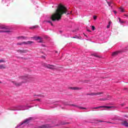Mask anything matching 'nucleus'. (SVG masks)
I'll return each mask as SVG.
<instances>
[{
  "mask_svg": "<svg viewBox=\"0 0 128 128\" xmlns=\"http://www.w3.org/2000/svg\"><path fill=\"white\" fill-rule=\"evenodd\" d=\"M72 14V11L68 12L66 8L62 5V4H60L58 5L56 12L54 13L50 17V20H51L52 22L60 20H62V14Z\"/></svg>",
  "mask_w": 128,
  "mask_h": 128,
  "instance_id": "obj_1",
  "label": "nucleus"
},
{
  "mask_svg": "<svg viewBox=\"0 0 128 128\" xmlns=\"http://www.w3.org/2000/svg\"><path fill=\"white\" fill-rule=\"evenodd\" d=\"M32 117L26 118L21 123L20 126H22V124L26 126L28 124H30V122H32Z\"/></svg>",
  "mask_w": 128,
  "mask_h": 128,
  "instance_id": "obj_2",
  "label": "nucleus"
},
{
  "mask_svg": "<svg viewBox=\"0 0 128 128\" xmlns=\"http://www.w3.org/2000/svg\"><path fill=\"white\" fill-rule=\"evenodd\" d=\"M42 64L44 66L47 68H49V70H56V66L54 65L47 64L46 63H44Z\"/></svg>",
  "mask_w": 128,
  "mask_h": 128,
  "instance_id": "obj_3",
  "label": "nucleus"
},
{
  "mask_svg": "<svg viewBox=\"0 0 128 128\" xmlns=\"http://www.w3.org/2000/svg\"><path fill=\"white\" fill-rule=\"evenodd\" d=\"M0 30H10V28L8 26L2 25L0 24Z\"/></svg>",
  "mask_w": 128,
  "mask_h": 128,
  "instance_id": "obj_4",
  "label": "nucleus"
},
{
  "mask_svg": "<svg viewBox=\"0 0 128 128\" xmlns=\"http://www.w3.org/2000/svg\"><path fill=\"white\" fill-rule=\"evenodd\" d=\"M52 126L50 124H46L45 125H42L41 126H40L38 128H51Z\"/></svg>",
  "mask_w": 128,
  "mask_h": 128,
  "instance_id": "obj_5",
  "label": "nucleus"
},
{
  "mask_svg": "<svg viewBox=\"0 0 128 128\" xmlns=\"http://www.w3.org/2000/svg\"><path fill=\"white\" fill-rule=\"evenodd\" d=\"M16 52H20V54H26V52H28V50H17Z\"/></svg>",
  "mask_w": 128,
  "mask_h": 128,
  "instance_id": "obj_6",
  "label": "nucleus"
},
{
  "mask_svg": "<svg viewBox=\"0 0 128 128\" xmlns=\"http://www.w3.org/2000/svg\"><path fill=\"white\" fill-rule=\"evenodd\" d=\"M102 92H92L90 94V95L92 96H100V94H102Z\"/></svg>",
  "mask_w": 128,
  "mask_h": 128,
  "instance_id": "obj_7",
  "label": "nucleus"
},
{
  "mask_svg": "<svg viewBox=\"0 0 128 128\" xmlns=\"http://www.w3.org/2000/svg\"><path fill=\"white\" fill-rule=\"evenodd\" d=\"M120 52V51H116L112 53V56H116Z\"/></svg>",
  "mask_w": 128,
  "mask_h": 128,
  "instance_id": "obj_8",
  "label": "nucleus"
},
{
  "mask_svg": "<svg viewBox=\"0 0 128 128\" xmlns=\"http://www.w3.org/2000/svg\"><path fill=\"white\" fill-rule=\"evenodd\" d=\"M121 124H122V126H124L128 127V122L124 120V121L122 122Z\"/></svg>",
  "mask_w": 128,
  "mask_h": 128,
  "instance_id": "obj_9",
  "label": "nucleus"
},
{
  "mask_svg": "<svg viewBox=\"0 0 128 128\" xmlns=\"http://www.w3.org/2000/svg\"><path fill=\"white\" fill-rule=\"evenodd\" d=\"M72 106H76V108H80V110H88V108H86L82 106H78L76 105L72 104Z\"/></svg>",
  "mask_w": 128,
  "mask_h": 128,
  "instance_id": "obj_10",
  "label": "nucleus"
},
{
  "mask_svg": "<svg viewBox=\"0 0 128 128\" xmlns=\"http://www.w3.org/2000/svg\"><path fill=\"white\" fill-rule=\"evenodd\" d=\"M12 82H13V84H15V86H20L22 84V82L18 83V82H14V81H12Z\"/></svg>",
  "mask_w": 128,
  "mask_h": 128,
  "instance_id": "obj_11",
  "label": "nucleus"
},
{
  "mask_svg": "<svg viewBox=\"0 0 128 128\" xmlns=\"http://www.w3.org/2000/svg\"><path fill=\"white\" fill-rule=\"evenodd\" d=\"M70 88L71 90H82V88H80L78 87H70Z\"/></svg>",
  "mask_w": 128,
  "mask_h": 128,
  "instance_id": "obj_12",
  "label": "nucleus"
},
{
  "mask_svg": "<svg viewBox=\"0 0 128 128\" xmlns=\"http://www.w3.org/2000/svg\"><path fill=\"white\" fill-rule=\"evenodd\" d=\"M6 65L4 64H2L0 65V70H4L6 68Z\"/></svg>",
  "mask_w": 128,
  "mask_h": 128,
  "instance_id": "obj_13",
  "label": "nucleus"
},
{
  "mask_svg": "<svg viewBox=\"0 0 128 128\" xmlns=\"http://www.w3.org/2000/svg\"><path fill=\"white\" fill-rule=\"evenodd\" d=\"M34 44V42H32V41H28L27 42H25L24 44Z\"/></svg>",
  "mask_w": 128,
  "mask_h": 128,
  "instance_id": "obj_14",
  "label": "nucleus"
},
{
  "mask_svg": "<svg viewBox=\"0 0 128 128\" xmlns=\"http://www.w3.org/2000/svg\"><path fill=\"white\" fill-rule=\"evenodd\" d=\"M1 32H8V34H10V31L8 30H0V34Z\"/></svg>",
  "mask_w": 128,
  "mask_h": 128,
  "instance_id": "obj_15",
  "label": "nucleus"
},
{
  "mask_svg": "<svg viewBox=\"0 0 128 128\" xmlns=\"http://www.w3.org/2000/svg\"><path fill=\"white\" fill-rule=\"evenodd\" d=\"M102 108H114V106H102Z\"/></svg>",
  "mask_w": 128,
  "mask_h": 128,
  "instance_id": "obj_16",
  "label": "nucleus"
},
{
  "mask_svg": "<svg viewBox=\"0 0 128 128\" xmlns=\"http://www.w3.org/2000/svg\"><path fill=\"white\" fill-rule=\"evenodd\" d=\"M26 44V42H19L17 43V46H22V44Z\"/></svg>",
  "mask_w": 128,
  "mask_h": 128,
  "instance_id": "obj_17",
  "label": "nucleus"
},
{
  "mask_svg": "<svg viewBox=\"0 0 128 128\" xmlns=\"http://www.w3.org/2000/svg\"><path fill=\"white\" fill-rule=\"evenodd\" d=\"M102 108V106H100L98 107L92 108V110H98V108Z\"/></svg>",
  "mask_w": 128,
  "mask_h": 128,
  "instance_id": "obj_18",
  "label": "nucleus"
},
{
  "mask_svg": "<svg viewBox=\"0 0 128 128\" xmlns=\"http://www.w3.org/2000/svg\"><path fill=\"white\" fill-rule=\"evenodd\" d=\"M18 38H22L23 40H26V37H24V36H22L18 37Z\"/></svg>",
  "mask_w": 128,
  "mask_h": 128,
  "instance_id": "obj_19",
  "label": "nucleus"
},
{
  "mask_svg": "<svg viewBox=\"0 0 128 128\" xmlns=\"http://www.w3.org/2000/svg\"><path fill=\"white\" fill-rule=\"evenodd\" d=\"M36 28H38V26L36 25V26H32V27L30 28H31L32 30V29Z\"/></svg>",
  "mask_w": 128,
  "mask_h": 128,
  "instance_id": "obj_20",
  "label": "nucleus"
},
{
  "mask_svg": "<svg viewBox=\"0 0 128 128\" xmlns=\"http://www.w3.org/2000/svg\"><path fill=\"white\" fill-rule=\"evenodd\" d=\"M119 10H120V12H124V8H119Z\"/></svg>",
  "mask_w": 128,
  "mask_h": 128,
  "instance_id": "obj_21",
  "label": "nucleus"
},
{
  "mask_svg": "<svg viewBox=\"0 0 128 128\" xmlns=\"http://www.w3.org/2000/svg\"><path fill=\"white\" fill-rule=\"evenodd\" d=\"M118 20H119V22H120V24H124V22L122 20H120V18H118Z\"/></svg>",
  "mask_w": 128,
  "mask_h": 128,
  "instance_id": "obj_22",
  "label": "nucleus"
},
{
  "mask_svg": "<svg viewBox=\"0 0 128 128\" xmlns=\"http://www.w3.org/2000/svg\"><path fill=\"white\" fill-rule=\"evenodd\" d=\"M47 22H48L49 24H51V26H54V24H52V21H50V20H47L46 21Z\"/></svg>",
  "mask_w": 128,
  "mask_h": 128,
  "instance_id": "obj_23",
  "label": "nucleus"
},
{
  "mask_svg": "<svg viewBox=\"0 0 128 128\" xmlns=\"http://www.w3.org/2000/svg\"><path fill=\"white\" fill-rule=\"evenodd\" d=\"M2 62H6V61L2 59L0 60V64Z\"/></svg>",
  "mask_w": 128,
  "mask_h": 128,
  "instance_id": "obj_24",
  "label": "nucleus"
},
{
  "mask_svg": "<svg viewBox=\"0 0 128 128\" xmlns=\"http://www.w3.org/2000/svg\"><path fill=\"white\" fill-rule=\"evenodd\" d=\"M92 30H94L96 27H94V26H92Z\"/></svg>",
  "mask_w": 128,
  "mask_h": 128,
  "instance_id": "obj_25",
  "label": "nucleus"
},
{
  "mask_svg": "<svg viewBox=\"0 0 128 128\" xmlns=\"http://www.w3.org/2000/svg\"><path fill=\"white\" fill-rule=\"evenodd\" d=\"M93 56H95V58H100V56L96 54H93Z\"/></svg>",
  "mask_w": 128,
  "mask_h": 128,
  "instance_id": "obj_26",
  "label": "nucleus"
},
{
  "mask_svg": "<svg viewBox=\"0 0 128 128\" xmlns=\"http://www.w3.org/2000/svg\"><path fill=\"white\" fill-rule=\"evenodd\" d=\"M24 78H24L25 80H28V76H25Z\"/></svg>",
  "mask_w": 128,
  "mask_h": 128,
  "instance_id": "obj_27",
  "label": "nucleus"
},
{
  "mask_svg": "<svg viewBox=\"0 0 128 128\" xmlns=\"http://www.w3.org/2000/svg\"><path fill=\"white\" fill-rule=\"evenodd\" d=\"M93 18H94V20H96V18H97V16H94Z\"/></svg>",
  "mask_w": 128,
  "mask_h": 128,
  "instance_id": "obj_28",
  "label": "nucleus"
},
{
  "mask_svg": "<svg viewBox=\"0 0 128 128\" xmlns=\"http://www.w3.org/2000/svg\"><path fill=\"white\" fill-rule=\"evenodd\" d=\"M97 122H104L103 120H97Z\"/></svg>",
  "mask_w": 128,
  "mask_h": 128,
  "instance_id": "obj_29",
  "label": "nucleus"
},
{
  "mask_svg": "<svg viewBox=\"0 0 128 128\" xmlns=\"http://www.w3.org/2000/svg\"><path fill=\"white\" fill-rule=\"evenodd\" d=\"M110 24H108L107 26V28H110Z\"/></svg>",
  "mask_w": 128,
  "mask_h": 128,
  "instance_id": "obj_30",
  "label": "nucleus"
},
{
  "mask_svg": "<svg viewBox=\"0 0 128 128\" xmlns=\"http://www.w3.org/2000/svg\"><path fill=\"white\" fill-rule=\"evenodd\" d=\"M108 100V99H106V98H102V99H101V100Z\"/></svg>",
  "mask_w": 128,
  "mask_h": 128,
  "instance_id": "obj_31",
  "label": "nucleus"
},
{
  "mask_svg": "<svg viewBox=\"0 0 128 128\" xmlns=\"http://www.w3.org/2000/svg\"><path fill=\"white\" fill-rule=\"evenodd\" d=\"M108 5L109 6H110V3L108 2Z\"/></svg>",
  "mask_w": 128,
  "mask_h": 128,
  "instance_id": "obj_32",
  "label": "nucleus"
},
{
  "mask_svg": "<svg viewBox=\"0 0 128 128\" xmlns=\"http://www.w3.org/2000/svg\"><path fill=\"white\" fill-rule=\"evenodd\" d=\"M110 24H112V22L110 21V22H108V24H110Z\"/></svg>",
  "mask_w": 128,
  "mask_h": 128,
  "instance_id": "obj_33",
  "label": "nucleus"
},
{
  "mask_svg": "<svg viewBox=\"0 0 128 128\" xmlns=\"http://www.w3.org/2000/svg\"><path fill=\"white\" fill-rule=\"evenodd\" d=\"M87 31H88V32H92V31H90L89 29H87Z\"/></svg>",
  "mask_w": 128,
  "mask_h": 128,
  "instance_id": "obj_34",
  "label": "nucleus"
},
{
  "mask_svg": "<svg viewBox=\"0 0 128 128\" xmlns=\"http://www.w3.org/2000/svg\"><path fill=\"white\" fill-rule=\"evenodd\" d=\"M87 96H92L90 95V94H86Z\"/></svg>",
  "mask_w": 128,
  "mask_h": 128,
  "instance_id": "obj_35",
  "label": "nucleus"
},
{
  "mask_svg": "<svg viewBox=\"0 0 128 128\" xmlns=\"http://www.w3.org/2000/svg\"><path fill=\"white\" fill-rule=\"evenodd\" d=\"M36 100H38V102H40V99H37Z\"/></svg>",
  "mask_w": 128,
  "mask_h": 128,
  "instance_id": "obj_36",
  "label": "nucleus"
},
{
  "mask_svg": "<svg viewBox=\"0 0 128 128\" xmlns=\"http://www.w3.org/2000/svg\"><path fill=\"white\" fill-rule=\"evenodd\" d=\"M62 124H66V123H62Z\"/></svg>",
  "mask_w": 128,
  "mask_h": 128,
  "instance_id": "obj_37",
  "label": "nucleus"
},
{
  "mask_svg": "<svg viewBox=\"0 0 128 128\" xmlns=\"http://www.w3.org/2000/svg\"><path fill=\"white\" fill-rule=\"evenodd\" d=\"M108 124H112V122H107Z\"/></svg>",
  "mask_w": 128,
  "mask_h": 128,
  "instance_id": "obj_38",
  "label": "nucleus"
},
{
  "mask_svg": "<svg viewBox=\"0 0 128 128\" xmlns=\"http://www.w3.org/2000/svg\"><path fill=\"white\" fill-rule=\"evenodd\" d=\"M114 14H116V12L114 11Z\"/></svg>",
  "mask_w": 128,
  "mask_h": 128,
  "instance_id": "obj_39",
  "label": "nucleus"
},
{
  "mask_svg": "<svg viewBox=\"0 0 128 128\" xmlns=\"http://www.w3.org/2000/svg\"><path fill=\"white\" fill-rule=\"evenodd\" d=\"M124 16H128V15L126 14H124Z\"/></svg>",
  "mask_w": 128,
  "mask_h": 128,
  "instance_id": "obj_40",
  "label": "nucleus"
},
{
  "mask_svg": "<svg viewBox=\"0 0 128 128\" xmlns=\"http://www.w3.org/2000/svg\"><path fill=\"white\" fill-rule=\"evenodd\" d=\"M84 36H86V34H84Z\"/></svg>",
  "mask_w": 128,
  "mask_h": 128,
  "instance_id": "obj_41",
  "label": "nucleus"
},
{
  "mask_svg": "<svg viewBox=\"0 0 128 128\" xmlns=\"http://www.w3.org/2000/svg\"><path fill=\"white\" fill-rule=\"evenodd\" d=\"M73 38H76L75 36L72 37Z\"/></svg>",
  "mask_w": 128,
  "mask_h": 128,
  "instance_id": "obj_42",
  "label": "nucleus"
},
{
  "mask_svg": "<svg viewBox=\"0 0 128 128\" xmlns=\"http://www.w3.org/2000/svg\"><path fill=\"white\" fill-rule=\"evenodd\" d=\"M38 40H40V37H38Z\"/></svg>",
  "mask_w": 128,
  "mask_h": 128,
  "instance_id": "obj_43",
  "label": "nucleus"
},
{
  "mask_svg": "<svg viewBox=\"0 0 128 128\" xmlns=\"http://www.w3.org/2000/svg\"><path fill=\"white\" fill-rule=\"evenodd\" d=\"M56 54H58V51H56Z\"/></svg>",
  "mask_w": 128,
  "mask_h": 128,
  "instance_id": "obj_44",
  "label": "nucleus"
},
{
  "mask_svg": "<svg viewBox=\"0 0 128 128\" xmlns=\"http://www.w3.org/2000/svg\"><path fill=\"white\" fill-rule=\"evenodd\" d=\"M0 84H2V82H0Z\"/></svg>",
  "mask_w": 128,
  "mask_h": 128,
  "instance_id": "obj_45",
  "label": "nucleus"
},
{
  "mask_svg": "<svg viewBox=\"0 0 128 128\" xmlns=\"http://www.w3.org/2000/svg\"><path fill=\"white\" fill-rule=\"evenodd\" d=\"M43 58H44V56H43Z\"/></svg>",
  "mask_w": 128,
  "mask_h": 128,
  "instance_id": "obj_46",
  "label": "nucleus"
}]
</instances>
